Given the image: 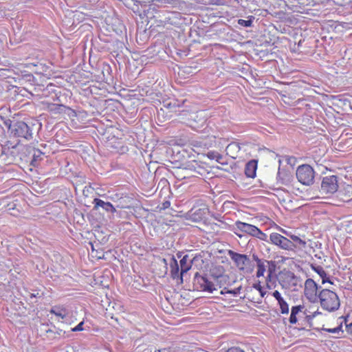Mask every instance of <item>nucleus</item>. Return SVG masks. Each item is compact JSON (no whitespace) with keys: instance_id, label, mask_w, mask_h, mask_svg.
I'll return each instance as SVG.
<instances>
[{"instance_id":"nucleus-1","label":"nucleus","mask_w":352,"mask_h":352,"mask_svg":"<svg viewBox=\"0 0 352 352\" xmlns=\"http://www.w3.org/2000/svg\"><path fill=\"white\" fill-rule=\"evenodd\" d=\"M321 307L329 311H334L340 307L338 295L330 289H322L318 294Z\"/></svg>"},{"instance_id":"nucleus-2","label":"nucleus","mask_w":352,"mask_h":352,"mask_svg":"<svg viewBox=\"0 0 352 352\" xmlns=\"http://www.w3.org/2000/svg\"><path fill=\"white\" fill-rule=\"evenodd\" d=\"M14 135L30 140L33 138L34 124L32 122H25L19 121L10 126Z\"/></svg>"},{"instance_id":"nucleus-3","label":"nucleus","mask_w":352,"mask_h":352,"mask_svg":"<svg viewBox=\"0 0 352 352\" xmlns=\"http://www.w3.org/2000/svg\"><path fill=\"white\" fill-rule=\"evenodd\" d=\"M296 178L299 182L305 186H311L314 182L315 171L308 164H302L297 168Z\"/></svg>"},{"instance_id":"nucleus-4","label":"nucleus","mask_w":352,"mask_h":352,"mask_svg":"<svg viewBox=\"0 0 352 352\" xmlns=\"http://www.w3.org/2000/svg\"><path fill=\"white\" fill-rule=\"evenodd\" d=\"M228 255L234 263L236 267L241 272H248L247 267L250 264V258L246 254H239L233 250H228Z\"/></svg>"},{"instance_id":"nucleus-5","label":"nucleus","mask_w":352,"mask_h":352,"mask_svg":"<svg viewBox=\"0 0 352 352\" xmlns=\"http://www.w3.org/2000/svg\"><path fill=\"white\" fill-rule=\"evenodd\" d=\"M338 177L336 175L326 176L322 178L320 192L322 194H333L338 190Z\"/></svg>"},{"instance_id":"nucleus-6","label":"nucleus","mask_w":352,"mask_h":352,"mask_svg":"<svg viewBox=\"0 0 352 352\" xmlns=\"http://www.w3.org/2000/svg\"><path fill=\"white\" fill-rule=\"evenodd\" d=\"M270 241L282 250L294 251V245L290 239L278 233L272 232L270 235Z\"/></svg>"},{"instance_id":"nucleus-7","label":"nucleus","mask_w":352,"mask_h":352,"mask_svg":"<svg viewBox=\"0 0 352 352\" xmlns=\"http://www.w3.org/2000/svg\"><path fill=\"white\" fill-rule=\"evenodd\" d=\"M195 281L199 285V288L202 291L212 293L213 291L217 290V288H214V281L212 276H204L197 272L195 275Z\"/></svg>"},{"instance_id":"nucleus-8","label":"nucleus","mask_w":352,"mask_h":352,"mask_svg":"<svg viewBox=\"0 0 352 352\" xmlns=\"http://www.w3.org/2000/svg\"><path fill=\"white\" fill-rule=\"evenodd\" d=\"M318 285L311 278H308L305 283V295L311 302H315L318 296L317 295Z\"/></svg>"},{"instance_id":"nucleus-9","label":"nucleus","mask_w":352,"mask_h":352,"mask_svg":"<svg viewBox=\"0 0 352 352\" xmlns=\"http://www.w3.org/2000/svg\"><path fill=\"white\" fill-rule=\"evenodd\" d=\"M234 226L235 230L246 233L252 236H254L255 231L257 229V227L254 225L244 223L240 221H236Z\"/></svg>"},{"instance_id":"nucleus-10","label":"nucleus","mask_w":352,"mask_h":352,"mask_svg":"<svg viewBox=\"0 0 352 352\" xmlns=\"http://www.w3.org/2000/svg\"><path fill=\"white\" fill-rule=\"evenodd\" d=\"M93 204H94V210H98L100 207L106 212H110L111 213L116 212V208L110 202H105L100 199L95 198L93 200Z\"/></svg>"},{"instance_id":"nucleus-11","label":"nucleus","mask_w":352,"mask_h":352,"mask_svg":"<svg viewBox=\"0 0 352 352\" xmlns=\"http://www.w3.org/2000/svg\"><path fill=\"white\" fill-rule=\"evenodd\" d=\"M272 296L278 301V304L280 306V312L283 314H287L289 313V305L283 299L280 293L276 290L272 293Z\"/></svg>"},{"instance_id":"nucleus-12","label":"nucleus","mask_w":352,"mask_h":352,"mask_svg":"<svg viewBox=\"0 0 352 352\" xmlns=\"http://www.w3.org/2000/svg\"><path fill=\"white\" fill-rule=\"evenodd\" d=\"M283 232L291 239V242L294 245V250L296 248H305L306 247L307 243L305 241L302 240L299 236L292 234L291 233H289L285 230H283Z\"/></svg>"},{"instance_id":"nucleus-13","label":"nucleus","mask_w":352,"mask_h":352,"mask_svg":"<svg viewBox=\"0 0 352 352\" xmlns=\"http://www.w3.org/2000/svg\"><path fill=\"white\" fill-rule=\"evenodd\" d=\"M257 169V161L252 160L249 161L245 167V174L248 177L254 178L256 176Z\"/></svg>"},{"instance_id":"nucleus-14","label":"nucleus","mask_w":352,"mask_h":352,"mask_svg":"<svg viewBox=\"0 0 352 352\" xmlns=\"http://www.w3.org/2000/svg\"><path fill=\"white\" fill-rule=\"evenodd\" d=\"M240 150H241V146H240L239 144L237 142H233L230 143L227 146V147L226 148V155H229L230 157H231L233 159H236Z\"/></svg>"},{"instance_id":"nucleus-15","label":"nucleus","mask_w":352,"mask_h":352,"mask_svg":"<svg viewBox=\"0 0 352 352\" xmlns=\"http://www.w3.org/2000/svg\"><path fill=\"white\" fill-rule=\"evenodd\" d=\"M170 267L171 277L173 279H177L180 280V272L179 265L177 263V261L175 259L174 256H172L170 258Z\"/></svg>"},{"instance_id":"nucleus-16","label":"nucleus","mask_w":352,"mask_h":352,"mask_svg":"<svg viewBox=\"0 0 352 352\" xmlns=\"http://www.w3.org/2000/svg\"><path fill=\"white\" fill-rule=\"evenodd\" d=\"M188 256L184 255L179 261L181 270H180V283H183V275L186 273L191 268V263H188Z\"/></svg>"},{"instance_id":"nucleus-17","label":"nucleus","mask_w":352,"mask_h":352,"mask_svg":"<svg viewBox=\"0 0 352 352\" xmlns=\"http://www.w3.org/2000/svg\"><path fill=\"white\" fill-rule=\"evenodd\" d=\"M45 153L41 148H34L32 150V160L31 162V164L34 166L38 165L40 161H41L45 155Z\"/></svg>"},{"instance_id":"nucleus-18","label":"nucleus","mask_w":352,"mask_h":352,"mask_svg":"<svg viewBox=\"0 0 352 352\" xmlns=\"http://www.w3.org/2000/svg\"><path fill=\"white\" fill-rule=\"evenodd\" d=\"M206 208H198L196 210L192 209L189 211V215L193 221H197L202 219L205 217L206 214Z\"/></svg>"},{"instance_id":"nucleus-19","label":"nucleus","mask_w":352,"mask_h":352,"mask_svg":"<svg viewBox=\"0 0 352 352\" xmlns=\"http://www.w3.org/2000/svg\"><path fill=\"white\" fill-rule=\"evenodd\" d=\"M277 183L282 185H287L291 182V175L285 171H280L277 173Z\"/></svg>"},{"instance_id":"nucleus-20","label":"nucleus","mask_w":352,"mask_h":352,"mask_svg":"<svg viewBox=\"0 0 352 352\" xmlns=\"http://www.w3.org/2000/svg\"><path fill=\"white\" fill-rule=\"evenodd\" d=\"M212 278L214 281V288H221L226 283L228 277L223 275H219L217 276H212Z\"/></svg>"},{"instance_id":"nucleus-21","label":"nucleus","mask_w":352,"mask_h":352,"mask_svg":"<svg viewBox=\"0 0 352 352\" xmlns=\"http://www.w3.org/2000/svg\"><path fill=\"white\" fill-rule=\"evenodd\" d=\"M50 312L56 315V316L61 318L62 319L65 318L67 315V310L65 308L60 307H52Z\"/></svg>"},{"instance_id":"nucleus-22","label":"nucleus","mask_w":352,"mask_h":352,"mask_svg":"<svg viewBox=\"0 0 352 352\" xmlns=\"http://www.w3.org/2000/svg\"><path fill=\"white\" fill-rule=\"evenodd\" d=\"M207 156L210 160H215L219 164H227V163L222 162L223 156L216 151H209Z\"/></svg>"},{"instance_id":"nucleus-23","label":"nucleus","mask_w":352,"mask_h":352,"mask_svg":"<svg viewBox=\"0 0 352 352\" xmlns=\"http://www.w3.org/2000/svg\"><path fill=\"white\" fill-rule=\"evenodd\" d=\"M254 19V16H249L248 20L238 19L237 23L243 27L249 28L252 26Z\"/></svg>"},{"instance_id":"nucleus-24","label":"nucleus","mask_w":352,"mask_h":352,"mask_svg":"<svg viewBox=\"0 0 352 352\" xmlns=\"http://www.w3.org/2000/svg\"><path fill=\"white\" fill-rule=\"evenodd\" d=\"M265 263H267V264L270 263L269 261H265L261 263H259L257 265V272H256V276L258 278L263 276L264 275V273L266 270V265H265Z\"/></svg>"},{"instance_id":"nucleus-25","label":"nucleus","mask_w":352,"mask_h":352,"mask_svg":"<svg viewBox=\"0 0 352 352\" xmlns=\"http://www.w3.org/2000/svg\"><path fill=\"white\" fill-rule=\"evenodd\" d=\"M65 106L63 104H50L48 106L49 110L54 113H60Z\"/></svg>"},{"instance_id":"nucleus-26","label":"nucleus","mask_w":352,"mask_h":352,"mask_svg":"<svg viewBox=\"0 0 352 352\" xmlns=\"http://www.w3.org/2000/svg\"><path fill=\"white\" fill-rule=\"evenodd\" d=\"M177 0H152L153 5L154 6H162V5H173L177 3Z\"/></svg>"},{"instance_id":"nucleus-27","label":"nucleus","mask_w":352,"mask_h":352,"mask_svg":"<svg viewBox=\"0 0 352 352\" xmlns=\"http://www.w3.org/2000/svg\"><path fill=\"white\" fill-rule=\"evenodd\" d=\"M254 237L259 239L260 240L267 241V235L263 233L259 228H257L254 234Z\"/></svg>"},{"instance_id":"nucleus-28","label":"nucleus","mask_w":352,"mask_h":352,"mask_svg":"<svg viewBox=\"0 0 352 352\" xmlns=\"http://www.w3.org/2000/svg\"><path fill=\"white\" fill-rule=\"evenodd\" d=\"M240 290H241V287H239L236 289H228L226 287H224L223 289L221 292V294H231L233 296H236L239 294Z\"/></svg>"},{"instance_id":"nucleus-29","label":"nucleus","mask_w":352,"mask_h":352,"mask_svg":"<svg viewBox=\"0 0 352 352\" xmlns=\"http://www.w3.org/2000/svg\"><path fill=\"white\" fill-rule=\"evenodd\" d=\"M315 271L322 278V283H324L327 281V280H325L327 274H326L325 271L323 270V268L322 267H318L317 268L315 269Z\"/></svg>"},{"instance_id":"nucleus-30","label":"nucleus","mask_w":352,"mask_h":352,"mask_svg":"<svg viewBox=\"0 0 352 352\" xmlns=\"http://www.w3.org/2000/svg\"><path fill=\"white\" fill-rule=\"evenodd\" d=\"M342 324H340L337 327L332 328V329H324V330L325 331L329 332V333H339L340 332L343 333V331L342 330Z\"/></svg>"},{"instance_id":"nucleus-31","label":"nucleus","mask_w":352,"mask_h":352,"mask_svg":"<svg viewBox=\"0 0 352 352\" xmlns=\"http://www.w3.org/2000/svg\"><path fill=\"white\" fill-rule=\"evenodd\" d=\"M196 165H197V163L195 162H190V163L186 164L184 168L185 170H188L192 172L197 173V171L196 170V168H197Z\"/></svg>"},{"instance_id":"nucleus-32","label":"nucleus","mask_w":352,"mask_h":352,"mask_svg":"<svg viewBox=\"0 0 352 352\" xmlns=\"http://www.w3.org/2000/svg\"><path fill=\"white\" fill-rule=\"evenodd\" d=\"M302 309L303 306L301 305L294 306L292 307L291 313L297 315L299 312L302 311Z\"/></svg>"},{"instance_id":"nucleus-33","label":"nucleus","mask_w":352,"mask_h":352,"mask_svg":"<svg viewBox=\"0 0 352 352\" xmlns=\"http://www.w3.org/2000/svg\"><path fill=\"white\" fill-rule=\"evenodd\" d=\"M254 287L260 292V294H261V297H264L265 296V295L266 294V292L263 290V287H261L260 283L254 284Z\"/></svg>"},{"instance_id":"nucleus-34","label":"nucleus","mask_w":352,"mask_h":352,"mask_svg":"<svg viewBox=\"0 0 352 352\" xmlns=\"http://www.w3.org/2000/svg\"><path fill=\"white\" fill-rule=\"evenodd\" d=\"M170 206V203L169 201H165L163 203H162L158 208H160V210H166Z\"/></svg>"},{"instance_id":"nucleus-35","label":"nucleus","mask_w":352,"mask_h":352,"mask_svg":"<svg viewBox=\"0 0 352 352\" xmlns=\"http://www.w3.org/2000/svg\"><path fill=\"white\" fill-rule=\"evenodd\" d=\"M153 352H175V350L172 347L164 348L158 350H155Z\"/></svg>"},{"instance_id":"nucleus-36","label":"nucleus","mask_w":352,"mask_h":352,"mask_svg":"<svg viewBox=\"0 0 352 352\" xmlns=\"http://www.w3.org/2000/svg\"><path fill=\"white\" fill-rule=\"evenodd\" d=\"M297 315L291 313L289 321L291 324H296L298 321Z\"/></svg>"},{"instance_id":"nucleus-37","label":"nucleus","mask_w":352,"mask_h":352,"mask_svg":"<svg viewBox=\"0 0 352 352\" xmlns=\"http://www.w3.org/2000/svg\"><path fill=\"white\" fill-rule=\"evenodd\" d=\"M83 322H80L78 325H76L74 328L72 329V331H79L83 330Z\"/></svg>"},{"instance_id":"nucleus-38","label":"nucleus","mask_w":352,"mask_h":352,"mask_svg":"<svg viewBox=\"0 0 352 352\" xmlns=\"http://www.w3.org/2000/svg\"><path fill=\"white\" fill-rule=\"evenodd\" d=\"M224 352H245L239 347H231Z\"/></svg>"},{"instance_id":"nucleus-39","label":"nucleus","mask_w":352,"mask_h":352,"mask_svg":"<svg viewBox=\"0 0 352 352\" xmlns=\"http://www.w3.org/2000/svg\"><path fill=\"white\" fill-rule=\"evenodd\" d=\"M346 326V331L347 333L352 336V322L350 324H345Z\"/></svg>"},{"instance_id":"nucleus-40","label":"nucleus","mask_w":352,"mask_h":352,"mask_svg":"<svg viewBox=\"0 0 352 352\" xmlns=\"http://www.w3.org/2000/svg\"><path fill=\"white\" fill-rule=\"evenodd\" d=\"M252 257H253V259L256 262V265L264 261L260 259L256 254H253Z\"/></svg>"},{"instance_id":"nucleus-41","label":"nucleus","mask_w":352,"mask_h":352,"mask_svg":"<svg viewBox=\"0 0 352 352\" xmlns=\"http://www.w3.org/2000/svg\"><path fill=\"white\" fill-rule=\"evenodd\" d=\"M6 16V10L3 8H0V19Z\"/></svg>"},{"instance_id":"nucleus-42","label":"nucleus","mask_w":352,"mask_h":352,"mask_svg":"<svg viewBox=\"0 0 352 352\" xmlns=\"http://www.w3.org/2000/svg\"><path fill=\"white\" fill-rule=\"evenodd\" d=\"M30 298H31V299H32V298H38H38H40V297H41V296H39V293H38V292H37V293H36V294H31L30 295Z\"/></svg>"},{"instance_id":"nucleus-43","label":"nucleus","mask_w":352,"mask_h":352,"mask_svg":"<svg viewBox=\"0 0 352 352\" xmlns=\"http://www.w3.org/2000/svg\"><path fill=\"white\" fill-rule=\"evenodd\" d=\"M65 332L63 331L62 329H57L56 331H55V334H57L58 336H61L62 333H65Z\"/></svg>"},{"instance_id":"nucleus-44","label":"nucleus","mask_w":352,"mask_h":352,"mask_svg":"<svg viewBox=\"0 0 352 352\" xmlns=\"http://www.w3.org/2000/svg\"><path fill=\"white\" fill-rule=\"evenodd\" d=\"M271 275H272V271L270 270L269 271V274H268L267 277V279H266L267 281H268V280H270L271 278Z\"/></svg>"},{"instance_id":"nucleus-45","label":"nucleus","mask_w":352,"mask_h":352,"mask_svg":"<svg viewBox=\"0 0 352 352\" xmlns=\"http://www.w3.org/2000/svg\"><path fill=\"white\" fill-rule=\"evenodd\" d=\"M46 332H47V333H54V334H55V331H53V330H52V329H48V330H47V331H46Z\"/></svg>"},{"instance_id":"nucleus-46","label":"nucleus","mask_w":352,"mask_h":352,"mask_svg":"<svg viewBox=\"0 0 352 352\" xmlns=\"http://www.w3.org/2000/svg\"><path fill=\"white\" fill-rule=\"evenodd\" d=\"M27 78H28V80H30L32 78H33V76L32 75H28V76H27Z\"/></svg>"},{"instance_id":"nucleus-47","label":"nucleus","mask_w":352,"mask_h":352,"mask_svg":"<svg viewBox=\"0 0 352 352\" xmlns=\"http://www.w3.org/2000/svg\"><path fill=\"white\" fill-rule=\"evenodd\" d=\"M306 318L307 319L308 321H309V320L312 319V317L311 316H307Z\"/></svg>"},{"instance_id":"nucleus-48","label":"nucleus","mask_w":352,"mask_h":352,"mask_svg":"<svg viewBox=\"0 0 352 352\" xmlns=\"http://www.w3.org/2000/svg\"><path fill=\"white\" fill-rule=\"evenodd\" d=\"M40 146L43 148H46V144H41Z\"/></svg>"},{"instance_id":"nucleus-49","label":"nucleus","mask_w":352,"mask_h":352,"mask_svg":"<svg viewBox=\"0 0 352 352\" xmlns=\"http://www.w3.org/2000/svg\"><path fill=\"white\" fill-rule=\"evenodd\" d=\"M178 258H180L181 257V254H177Z\"/></svg>"},{"instance_id":"nucleus-50","label":"nucleus","mask_w":352,"mask_h":352,"mask_svg":"<svg viewBox=\"0 0 352 352\" xmlns=\"http://www.w3.org/2000/svg\"><path fill=\"white\" fill-rule=\"evenodd\" d=\"M164 263H166V260L165 258L163 259Z\"/></svg>"},{"instance_id":"nucleus-51","label":"nucleus","mask_w":352,"mask_h":352,"mask_svg":"<svg viewBox=\"0 0 352 352\" xmlns=\"http://www.w3.org/2000/svg\"><path fill=\"white\" fill-rule=\"evenodd\" d=\"M235 233L238 235V236H239V237H241V236H242L241 234H237L236 232H235Z\"/></svg>"}]
</instances>
